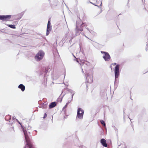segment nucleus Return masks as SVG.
Wrapping results in <instances>:
<instances>
[{
	"label": "nucleus",
	"mask_w": 148,
	"mask_h": 148,
	"mask_svg": "<svg viewBox=\"0 0 148 148\" xmlns=\"http://www.w3.org/2000/svg\"><path fill=\"white\" fill-rule=\"evenodd\" d=\"M23 132L25 135L26 142L27 143L26 145L24 148H26V147H29V148H34L33 145L30 141V138L28 136L27 131L23 128Z\"/></svg>",
	"instance_id": "1"
},
{
	"label": "nucleus",
	"mask_w": 148,
	"mask_h": 148,
	"mask_svg": "<svg viewBox=\"0 0 148 148\" xmlns=\"http://www.w3.org/2000/svg\"><path fill=\"white\" fill-rule=\"evenodd\" d=\"M112 65L114 66L116 65L114 69V71L115 75V79H116V78H118L119 75V69L120 67L119 64H116V63H112L111 64L110 67L111 69V70H112Z\"/></svg>",
	"instance_id": "2"
},
{
	"label": "nucleus",
	"mask_w": 148,
	"mask_h": 148,
	"mask_svg": "<svg viewBox=\"0 0 148 148\" xmlns=\"http://www.w3.org/2000/svg\"><path fill=\"white\" fill-rule=\"evenodd\" d=\"M84 111L81 108H78L77 109V117L79 119H82L83 118Z\"/></svg>",
	"instance_id": "3"
},
{
	"label": "nucleus",
	"mask_w": 148,
	"mask_h": 148,
	"mask_svg": "<svg viewBox=\"0 0 148 148\" xmlns=\"http://www.w3.org/2000/svg\"><path fill=\"white\" fill-rule=\"evenodd\" d=\"M44 55V53L43 52L40 51L36 55L35 58L37 61H39L42 59Z\"/></svg>",
	"instance_id": "4"
},
{
	"label": "nucleus",
	"mask_w": 148,
	"mask_h": 148,
	"mask_svg": "<svg viewBox=\"0 0 148 148\" xmlns=\"http://www.w3.org/2000/svg\"><path fill=\"white\" fill-rule=\"evenodd\" d=\"M11 15H0V20L6 21H10Z\"/></svg>",
	"instance_id": "5"
},
{
	"label": "nucleus",
	"mask_w": 148,
	"mask_h": 148,
	"mask_svg": "<svg viewBox=\"0 0 148 148\" xmlns=\"http://www.w3.org/2000/svg\"><path fill=\"white\" fill-rule=\"evenodd\" d=\"M101 52L102 53L104 54L105 55L103 56V58L106 61H109L110 60V57L108 53L106 52L103 51H101Z\"/></svg>",
	"instance_id": "6"
},
{
	"label": "nucleus",
	"mask_w": 148,
	"mask_h": 148,
	"mask_svg": "<svg viewBox=\"0 0 148 148\" xmlns=\"http://www.w3.org/2000/svg\"><path fill=\"white\" fill-rule=\"evenodd\" d=\"M100 142L101 144L104 147H107V144L106 143V140L104 138L101 139Z\"/></svg>",
	"instance_id": "7"
},
{
	"label": "nucleus",
	"mask_w": 148,
	"mask_h": 148,
	"mask_svg": "<svg viewBox=\"0 0 148 148\" xmlns=\"http://www.w3.org/2000/svg\"><path fill=\"white\" fill-rule=\"evenodd\" d=\"M97 0H92V3L93 4L95 5L99 6L101 5L102 3V2L101 1H100V3L99 4L97 3Z\"/></svg>",
	"instance_id": "8"
},
{
	"label": "nucleus",
	"mask_w": 148,
	"mask_h": 148,
	"mask_svg": "<svg viewBox=\"0 0 148 148\" xmlns=\"http://www.w3.org/2000/svg\"><path fill=\"white\" fill-rule=\"evenodd\" d=\"M51 29V25H47V35H48Z\"/></svg>",
	"instance_id": "9"
},
{
	"label": "nucleus",
	"mask_w": 148,
	"mask_h": 148,
	"mask_svg": "<svg viewBox=\"0 0 148 148\" xmlns=\"http://www.w3.org/2000/svg\"><path fill=\"white\" fill-rule=\"evenodd\" d=\"M18 88H19L21 89L22 91H24L25 89V86L22 84H20L19 85Z\"/></svg>",
	"instance_id": "10"
},
{
	"label": "nucleus",
	"mask_w": 148,
	"mask_h": 148,
	"mask_svg": "<svg viewBox=\"0 0 148 148\" xmlns=\"http://www.w3.org/2000/svg\"><path fill=\"white\" fill-rule=\"evenodd\" d=\"M56 105V103L55 102L51 103L49 105V108H51L54 107Z\"/></svg>",
	"instance_id": "11"
},
{
	"label": "nucleus",
	"mask_w": 148,
	"mask_h": 148,
	"mask_svg": "<svg viewBox=\"0 0 148 148\" xmlns=\"http://www.w3.org/2000/svg\"><path fill=\"white\" fill-rule=\"evenodd\" d=\"M11 119V116L9 115H6L5 117V120L7 121H9Z\"/></svg>",
	"instance_id": "12"
},
{
	"label": "nucleus",
	"mask_w": 148,
	"mask_h": 148,
	"mask_svg": "<svg viewBox=\"0 0 148 148\" xmlns=\"http://www.w3.org/2000/svg\"><path fill=\"white\" fill-rule=\"evenodd\" d=\"M7 26L12 29H15L16 27L15 25H7Z\"/></svg>",
	"instance_id": "13"
},
{
	"label": "nucleus",
	"mask_w": 148,
	"mask_h": 148,
	"mask_svg": "<svg viewBox=\"0 0 148 148\" xmlns=\"http://www.w3.org/2000/svg\"><path fill=\"white\" fill-rule=\"evenodd\" d=\"M100 122H101V123L102 125H103L104 126H105V125H106L105 123V122L104 121H103V120H101L100 121Z\"/></svg>",
	"instance_id": "14"
},
{
	"label": "nucleus",
	"mask_w": 148,
	"mask_h": 148,
	"mask_svg": "<svg viewBox=\"0 0 148 148\" xmlns=\"http://www.w3.org/2000/svg\"><path fill=\"white\" fill-rule=\"evenodd\" d=\"M70 102H71V101H69H69L68 103H67L66 104V105L64 106V108H66V107H67V106L69 104V103Z\"/></svg>",
	"instance_id": "15"
},
{
	"label": "nucleus",
	"mask_w": 148,
	"mask_h": 148,
	"mask_svg": "<svg viewBox=\"0 0 148 148\" xmlns=\"http://www.w3.org/2000/svg\"><path fill=\"white\" fill-rule=\"evenodd\" d=\"M121 146V147H124V148H126V146L124 144H121V145L119 146Z\"/></svg>",
	"instance_id": "16"
},
{
	"label": "nucleus",
	"mask_w": 148,
	"mask_h": 148,
	"mask_svg": "<svg viewBox=\"0 0 148 148\" xmlns=\"http://www.w3.org/2000/svg\"><path fill=\"white\" fill-rule=\"evenodd\" d=\"M50 19H49L48 21L47 25H51V24L50 23Z\"/></svg>",
	"instance_id": "17"
},
{
	"label": "nucleus",
	"mask_w": 148,
	"mask_h": 148,
	"mask_svg": "<svg viewBox=\"0 0 148 148\" xmlns=\"http://www.w3.org/2000/svg\"><path fill=\"white\" fill-rule=\"evenodd\" d=\"M47 114L46 113H45L44 114V116L43 117V119H45V118L47 117Z\"/></svg>",
	"instance_id": "18"
},
{
	"label": "nucleus",
	"mask_w": 148,
	"mask_h": 148,
	"mask_svg": "<svg viewBox=\"0 0 148 148\" xmlns=\"http://www.w3.org/2000/svg\"><path fill=\"white\" fill-rule=\"evenodd\" d=\"M86 77L87 79L88 78H89V74H87V76Z\"/></svg>",
	"instance_id": "19"
},
{
	"label": "nucleus",
	"mask_w": 148,
	"mask_h": 148,
	"mask_svg": "<svg viewBox=\"0 0 148 148\" xmlns=\"http://www.w3.org/2000/svg\"><path fill=\"white\" fill-rule=\"evenodd\" d=\"M100 1H101V0H99L98 1H97V3H98L99 4L100 3Z\"/></svg>",
	"instance_id": "20"
},
{
	"label": "nucleus",
	"mask_w": 148,
	"mask_h": 148,
	"mask_svg": "<svg viewBox=\"0 0 148 148\" xmlns=\"http://www.w3.org/2000/svg\"><path fill=\"white\" fill-rule=\"evenodd\" d=\"M73 95H74V94H72V95H71V97H72L71 99H73Z\"/></svg>",
	"instance_id": "21"
},
{
	"label": "nucleus",
	"mask_w": 148,
	"mask_h": 148,
	"mask_svg": "<svg viewBox=\"0 0 148 148\" xmlns=\"http://www.w3.org/2000/svg\"><path fill=\"white\" fill-rule=\"evenodd\" d=\"M92 72L91 73V76H92Z\"/></svg>",
	"instance_id": "22"
}]
</instances>
